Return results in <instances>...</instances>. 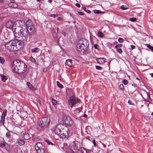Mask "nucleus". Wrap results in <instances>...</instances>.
<instances>
[{
	"label": "nucleus",
	"instance_id": "f257e3e1",
	"mask_svg": "<svg viewBox=\"0 0 153 153\" xmlns=\"http://www.w3.org/2000/svg\"><path fill=\"white\" fill-rule=\"evenodd\" d=\"M27 67L25 63L19 59L14 61L12 64L11 69L13 71L20 74L24 73L26 70Z\"/></svg>",
	"mask_w": 153,
	"mask_h": 153
},
{
	"label": "nucleus",
	"instance_id": "f03ea898",
	"mask_svg": "<svg viewBox=\"0 0 153 153\" xmlns=\"http://www.w3.org/2000/svg\"><path fill=\"white\" fill-rule=\"evenodd\" d=\"M89 45V42L87 39L83 38L80 39L76 45L77 53H80L81 54H84L88 49Z\"/></svg>",
	"mask_w": 153,
	"mask_h": 153
},
{
	"label": "nucleus",
	"instance_id": "7ed1b4c3",
	"mask_svg": "<svg viewBox=\"0 0 153 153\" xmlns=\"http://www.w3.org/2000/svg\"><path fill=\"white\" fill-rule=\"evenodd\" d=\"M15 40H11L8 42H7L5 44V47L6 48L10 51H16V48L15 45Z\"/></svg>",
	"mask_w": 153,
	"mask_h": 153
},
{
	"label": "nucleus",
	"instance_id": "20e7f679",
	"mask_svg": "<svg viewBox=\"0 0 153 153\" xmlns=\"http://www.w3.org/2000/svg\"><path fill=\"white\" fill-rule=\"evenodd\" d=\"M80 102V100L76 97L73 94H72V95L71 96L68 101L69 105L71 108L73 106H76V105L78 103H79Z\"/></svg>",
	"mask_w": 153,
	"mask_h": 153
},
{
	"label": "nucleus",
	"instance_id": "39448f33",
	"mask_svg": "<svg viewBox=\"0 0 153 153\" xmlns=\"http://www.w3.org/2000/svg\"><path fill=\"white\" fill-rule=\"evenodd\" d=\"M62 134L61 137L63 138H68L71 135L70 130L66 126H63L62 129Z\"/></svg>",
	"mask_w": 153,
	"mask_h": 153
},
{
	"label": "nucleus",
	"instance_id": "423d86ee",
	"mask_svg": "<svg viewBox=\"0 0 153 153\" xmlns=\"http://www.w3.org/2000/svg\"><path fill=\"white\" fill-rule=\"evenodd\" d=\"M63 121L65 123L66 126H71L73 124V121L70 116H64L63 118Z\"/></svg>",
	"mask_w": 153,
	"mask_h": 153
},
{
	"label": "nucleus",
	"instance_id": "0eeeda50",
	"mask_svg": "<svg viewBox=\"0 0 153 153\" xmlns=\"http://www.w3.org/2000/svg\"><path fill=\"white\" fill-rule=\"evenodd\" d=\"M22 29H21L20 31L21 34L22 38L20 39L21 40H25L28 38V30L27 29L24 28L22 27Z\"/></svg>",
	"mask_w": 153,
	"mask_h": 153
},
{
	"label": "nucleus",
	"instance_id": "6e6552de",
	"mask_svg": "<svg viewBox=\"0 0 153 153\" xmlns=\"http://www.w3.org/2000/svg\"><path fill=\"white\" fill-rule=\"evenodd\" d=\"M63 127V125L62 124H60L56 127L55 130V133L58 135H59L61 137L62 134V131Z\"/></svg>",
	"mask_w": 153,
	"mask_h": 153
},
{
	"label": "nucleus",
	"instance_id": "1a4fd4ad",
	"mask_svg": "<svg viewBox=\"0 0 153 153\" xmlns=\"http://www.w3.org/2000/svg\"><path fill=\"white\" fill-rule=\"evenodd\" d=\"M47 122V118L46 117L42 118L40 120L39 124V127L42 128L46 126Z\"/></svg>",
	"mask_w": 153,
	"mask_h": 153
},
{
	"label": "nucleus",
	"instance_id": "9d476101",
	"mask_svg": "<svg viewBox=\"0 0 153 153\" xmlns=\"http://www.w3.org/2000/svg\"><path fill=\"white\" fill-rule=\"evenodd\" d=\"M14 40H15V45L17 48L16 51H17L22 48V43L21 42L19 41V39Z\"/></svg>",
	"mask_w": 153,
	"mask_h": 153
},
{
	"label": "nucleus",
	"instance_id": "9b49d317",
	"mask_svg": "<svg viewBox=\"0 0 153 153\" xmlns=\"http://www.w3.org/2000/svg\"><path fill=\"white\" fill-rule=\"evenodd\" d=\"M15 30H14V28H12V31L13 32L15 38L16 39H18L19 38V40H21L20 38H22L21 34V33L16 32V28H15Z\"/></svg>",
	"mask_w": 153,
	"mask_h": 153
},
{
	"label": "nucleus",
	"instance_id": "f8f14e48",
	"mask_svg": "<svg viewBox=\"0 0 153 153\" xmlns=\"http://www.w3.org/2000/svg\"><path fill=\"white\" fill-rule=\"evenodd\" d=\"M25 28L27 29V32L29 36H31L33 34L34 30L33 26L25 27Z\"/></svg>",
	"mask_w": 153,
	"mask_h": 153
},
{
	"label": "nucleus",
	"instance_id": "ddd939ff",
	"mask_svg": "<svg viewBox=\"0 0 153 153\" xmlns=\"http://www.w3.org/2000/svg\"><path fill=\"white\" fill-rule=\"evenodd\" d=\"M24 27H25L33 26V24L32 22L31 21L30 19L28 20L26 22V26H25V24L24 23Z\"/></svg>",
	"mask_w": 153,
	"mask_h": 153
},
{
	"label": "nucleus",
	"instance_id": "4468645a",
	"mask_svg": "<svg viewBox=\"0 0 153 153\" xmlns=\"http://www.w3.org/2000/svg\"><path fill=\"white\" fill-rule=\"evenodd\" d=\"M106 59L105 58H98L97 59V62L99 64H103L105 62Z\"/></svg>",
	"mask_w": 153,
	"mask_h": 153
},
{
	"label": "nucleus",
	"instance_id": "2eb2a0df",
	"mask_svg": "<svg viewBox=\"0 0 153 153\" xmlns=\"http://www.w3.org/2000/svg\"><path fill=\"white\" fill-rule=\"evenodd\" d=\"M76 153H87V152L84 148H80L77 151Z\"/></svg>",
	"mask_w": 153,
	"mask_h": 153
},
{
	"label": "nucleus",
	"instance_id": "dca6fc26",
	"mask_svg": "<svg viewBox=\"0 0 153 153\" xmlns=\"http://www.w3.org/2000/svg\"><path fill=\"white\" fill-rule=\"evenodd\" d=\"M42 147V144L40 143H37L35 146V148L36 151L40 149Z\"/></svg>",
	"mask_w": 153,
	"mask_h": 153
},
{
	"label": "nucleus",
	"instance_id": "f3484780",
	"mask_svg": "<svg viewBox=\"0 0 153 153\" xmlns=\"http://www.w3.org/2000/svg\"><path fill=\"white\" fill-rule=\"evenodd\" d=\"M9 6L11 8H16L17 7L18 4L15 3L11 2L9 4Z\"/></svg>",
	"mask_w": 153,
	"mask_h": 153
},
{
	"label": "nucleus",
	"instance_id": "a211bd4d",
	"mask_svg": "<svg viewBox=\"0 0 153 153\" xmlns=\"http://www.w3.org/2000/svg\"><path fill=\"white\" fill-rule=\"evenodd\" d=\"M16 143L20 145H23L25 143V141L23 140L19 139L17 141Z\"/></svg>",
	"mask_w": 153,
	"mask_h": 153
},
{
	"label": "nucleus",
	"instance_id": "6ab92c4d",
	"mask_svg": "<svg viewBox=\"0 0 153 153\" xmlns=\"http://www.w3.org/2000/svg\"><path fill=\"white\" fill-rule=\"evenodd\" d=\"M71 60L68 59L65 62L66 65H67L68 67H70L71 65Z\"/></svg>",
	"mask_w": 153,
	"mask_h": 153
},
{
	"label": "nucleus",
	"instance_id": "aec40b11",
	"mask_svg": "<svg viewBox=\"0 0 153 153\" xmlns=\"http://www.w3.org/2000/svg\"><path fill=\"white\" fill-rule=\"evenodd\" d=\"M6 26L8 28H11L13 27V24L11 22H8L7 23Z\"/></svg>",
	"mask_w": 153,
	"mask_h": 153
},
{
	"label": "nucleus",
	"instance_id": "412c9836",
	"mask_svg": "<svg viewBox=\"0 0 153 153\" xmlns=\"http://www.w3.org/2000/svg\"><path fill=\"white\" fill-rule=\"evenodd\" d=\"M6 144H7L5 142H2L0 141V146L1 148H5Z\"/></svg>",
	"mask_w": 153,
	"mask_h": 153
},
{
	"label": "nucleus",
	"instance_id": "4be33fe9",
	"mask_svg": "<svg viewBox=\"0 0 153 153\" xmlns=\"http://www.w3.org/2000/svg\"><path fill=\"white\" fill-rule=\"evenodd\" d=\"M5 117L1 116V120H0V124H1L2 125H4V123Z\"/></svg>",
	"mask_w": 153,
	"mask_h": 153
},
{
	"label": "nucleus",
	"instance_id": "5701e85b",
	"mask_svg": "<svg viewBox=\"0 0 153 153\" xmlns=\"http://www.w3.org/2000/svg\"><path fill=\"white\" fill-rule=\"evenodd\" d=\"M31 50L33 53H36L40 51V49L37 48H35L32 49Z\"/></svg>",
	"mask_w": 153,
	"mask_h": 153
},
{
	"label": "nucleus",
	"instance_id": "b1692460",
	"mask_svg": "<svg viewBox=\"0 0 153 153\" xmlns=\"http://www.w3.org/2000/svg\"><path fill=\"white\" fill-rule=\"evenodd\" d=\"M1 80L3 82H5L7 79V76L4 75H1Z\"/></svg>",
	"mask_w": 153,
	"mask_h": 153
},
{
	"label": "nucleus",
	"instance_id": "393cba45",
	"mask_svg": "<svg viewBox=\"0 0 153 153\" xmlns=\"http://www.w3.org/2000/svg\"><path fill=\"white\" fill-rule=\"evenodd\" d=\"M24 138L25 140H28L30 138V136L28 133H26L25 134L24 136Z\"/></svg>",
	"mask_w": 153,
	"mask_h": 153
},
{
	"label": "nucleus",
	"instance_id": "a878e982",
	"mask_svg": "<svg viewBox=\"0 0 153 153\" xmlns=\"http://www.w3.org/2000/svg\"><path fill=\"white\" fill-rule=\"evenodd\" d=\"M36 151L37 153H45L44 149L42 148Z\"/></svg>",
	"mask_w": 153,
	"mask_h": 153
},
{
	"label": "nucleus",
	"instance_id": "bb28decb",
	"mask_svg": "<svg viewBox=\"0 0 153 153\" xmlns=\"http://www.w3.org/2000/svg\"><path fill=\"white\" fill-rule=\"evenodd\" d=\"M97 35L100 37H103L104 36V34L101 32L99 31L98 32Z\"/></svg>",
	"mask_w": 153,
	"mask_h": 153
},
{
	"label": "nucleus",
	"instance_id": "cd10ccee",
	"mask_svg": "<svg viewBox=\"0 0 153 153\" xmlns=\"http://www.w3.org/2000/svg\"><path fill=\"white\" fill-rule=\"evenodd\" d=\"M82 9L87 13H91V11L89 10H87L86 8L85 7H82Z\"/></svg>",
	"mask_w": 153,
	"mask_h": 153
},
{
	"label": "nucleus",
	"instance_id": "c85d7f7f",
	"mask_svg": "<svg viewBox=\"0 0 153 153\" xmlns=\"http://www.w3.org/2000/svg\"><path fill=\"white\" fill-rule=\"evenodd\" d=\"M57 86L58 87H59V88H63V85L61 84L59 82V81H57Z\"/></svg>",
	"mask_w": 153,
	"mask_h": 153
},
{
	"label": "nucleus",
	"instance_id": "c756f323",
	"mask_svg": "<svg viewBox=\"0 0 153 153\" xmlns=\"http://www.w3.org/2000/svg\"><path fill=\"white\" fill-rule=\"evenodd\" d=\"M147 98L145 100V101H148L149 100H150L151 99L150 95L148 93H147Z\"/></svg>",
	"mask_w": 153,
	"mask_h": 153
},
{
	"label": "nucleus",
	"instance_id": "7c9ffc66",
	"mask_svg": "<svg viewBox=\"0 0 153 153\" xmlns=\"http://www.w3.org/2000/svg\"><path fill=\"white\" fill-rule=\"evenodd\" d=\"M94 12L96 14H100L103 12H102L98 10H94Z\"/></svg>",
	"mask_w": 153,
	"mask_h": 153
},
{
	"label": "nucleus",
	"instance_id": "2f4dec72",
	"mask_svg": "<svg viewBox=\"0 0 153 153\" xmlns=\"http://www.w3.org/2000/svg\"><path fill=\"white\" fill-rule=\"evenodd\" d=\"M27 84L28 85V87L31 89H33V86L31 84H30V83L29 82H27Z\"/></svg>",
	"mask_w": 153,
	"mask_h": 153
},
{
	"label": "nucleus",
	"instance_id": "473e14b6",
	"mask_svg": "<svg viewBox=\"0 0 153 153\" xmlns=\"http://www.w3.org/2000/svg\"><path fill=\"white\" fill-rule=\"evenodd\" d=\"M6 136L7 138H8L9 139L10 138L11 134L9 132H7L6 134Z\"/></svg>",
	"mask_w": 153,
	"mask_h": 153
},
{
	"label": "nucleus",
	"instance_id": "72a5a7b5",
	"mask_svg": "<svg viewBox=\"0 0 153 153\" xmlns=\"http://www.w3.org/2000/svg\"><path fill=\"white\" fill-rule=\"evenodd\" d=\"M80 111V109L79 108H77L74 110V113L75 114H76L79 113Z\"/></svg>",
	"mask_w": 153,
	"mask_h": 153
},
{
	"label": "nucleus",
	"instance_id": "f704fd0d",
	"mask_svg": "<svg viewBox=\"0 0 153 153\" xmlns=\"http://www.w3.org/2000/svg\"><path fill=\"white\" fill-rule=\"evenodd\" d=\"M52 104L53 105H56L57 103V101L53 98L52 99Z\"/></svg>",
	"mask_w": 153,
	"mask_h": 153
},
{
	"label": "nucleus",
	"instance_id": "c9c22d12",
	"mask_svg": "<svg viewBox=\"0 0 153 153\" xmlns=\"http://www.w3.org/2000/svg\"><path fill=\"white\" fill-rule=\"evenodd\" d=\"M5 62V60L3 58L0 56V63L3 64Z\"/></svg>",
	"mask_w": 153,
	"mask_h": 153
},
{
	"label": "nucleus",
	"instance_id": "e433bc0d",
	"mask_svg": "<svg viewBox=\"0 0 153 153\" xmlns=\"http://www.w3.org/2000/svg\"><path fill=\"white\" fill-rule=\"evenodd\" d=\"M7 111V110L6 109H4L3 111L1 116H3V117H5L6 115Z\"/></svg>",
	"mask_w": 153,
	"mask_h": 153
},
{
	"label": "nucleus",
	"instance_id": "4c0bfd02",
	"mask_svg": "<svg viewBox=\"0 0 153 153\" xmlns=\"http://www.w3.org/2000/svg\"><path fill=\"white\" fill-rule=\"evenodd\" d=\"M137 20V19L135 18H130L129 19V20L130 21L132 22H134L136 21Z\"/></svg>",
	"mask_w": 153,
	"mask_h": 153
},
{
	"label": "nucleus",
	"instance_id": "58836bf2",
	"mask_svg": "<svg viewBox=\"0 0 153 153\" xmlns=\"http://www.w3.org/2000/svg\"><path fill=\"white\" fill-rule=\"evenodd\" d=\"M116 49H117V51L119 52L121 54L122 53L123 51L121 48H117Z\"/></svg>",
	"mask_w": 153,
	"mask_h": 153
},
{
	"label": "nucleus",
	"instance_id": "ea45409f",
	"mask_svg": "<svg viewBox=\"0 0 153 153\" xmlns=\"http://www.w3.org/2000/svg\"><path fill=\"white\" fill-rule=\"evenodd\" d=\"M123 46V45L121 44H119L117 45H116L115 46V48H120L122 47Z\"/></svg>",
	"mask_w": 153,
	"mask_h": 153
},
{
	"label": "nucleus",
	"instance_id": "a19ab883",
	"mask_svg": "<svg viewBox=\"0 0 153 153\" xmlns=\"http://www.w3.org/2000/svg\"><path fill=\"white\" fill-rule=\"evenodd\" d=\"M128 103L129 105H134V104L131 100H129L128 101Z\"/></svg>",
	"mask_w": 153,
	"mask_h": 153
},
{
	"label": "nucleus",
	"instance_id": "79ce46f5",
	"mask_svg": "<svg viewBox=\"0 0 153 153\" xmlns=\"http://www.w3.org/2000/svg\"><path fill=\"white\" fill-rule=\"evenodd\" d=\"M122 83L125 85H127L128 83V81L126 79H124L122 81Z\"/></svg>",
	"mask_w": 153,
	"mask_h": 153
},
{
	"label": "nucleus",
	"instance_id": "37998d69",
	"mask_svg": "<svg viewBox=\"0 0 153 153\" xmlns=\"http://www.w3.org/2000/svg\"><path fill=\"white\" fill-rule=\"evenodd\" d=\"M126 7V6H124L123 5H122L120 7V9L123 10H126L128 9V8L127 7Z\"/></svg>",
	"mask_w": 153,
	"mask_h": 153
},
{
	"label": "nucleus",
	"instance_id": "c03bdc74",
	"mask_svg": "<svg viewBox=\"0 0 153 153\" xmlns=\"http://www.w3.org/2000/svg\"><path fill=\"white\" fill-rule=\"evenodd\" d=\"M53 36L55 39L57 38L58 35L56 33H53Z\"/></svg>",
	"mask_w": 153,
	"mask_h": 153
},
{
	"label": "nucleus",
	"instance_id": "a18cd8bd",
	"mask_svg": "<svg viewBox=\"0 0 153 153\" xmlns=\"http://www.w3.org/2000/svg\"><path fill=\"white\" fill-rule=\"evenodd\" d=\"M45 141L48 143V145H53V143H52L51 142V141H49L48 140H45Z\"/></svg>",
	"mask_w": 153,
	"mask_h": 153
},
{
	"label": "nucleus",
	"instance_id": "49530a36",
	"mask_svg": "<svg viewBox=\"0 0 153 153\" xmlns=\"http://www.w3.org/2000/svg\"><path fill=\"white\" fill-rule=\"evenodd\" d=\"M119 88L120 89L123 90H124L123 85L122 84H120L119 85Z\"/></svg>",
	"mask_w": 153,
	"mask_h": 153
},
{
	"label": "nucleus",
	"instance_id": "de8ad7c7",
	"mask_svg": "<svg viewBox=\"0 0 153 153\" xmlns=\"http://www.w3.org/2000/svg\"><path fill=\"white\" fill-rule=\"evenodd\" d=\"M124 40L122 38H119L118 39V41L120 43H122L123 42Z\"/></svg>",
	"mask_w": 153,
	"mask_h": 153
},
{
	"label": "nucleus",
	"instance_id": "09e8293b",
	"mask_svg": "<svg viewBox=\"0 0 153 153\" xmlns=\"http://www.w3.org/2000/svg\"><path fill=\"white\" fill-rule=\"evenodd\" d=\"M148 47L153 52V47L151 46L150 45L148 44L147 45Z\"/></svg>",
	"mask_w": 153,
	"mask_h": 153
},
{
	"label": "nucleus",
	"instance_id": "8fccbe9b",
	"mask_svg": "<svg viewBox=\"0 0 153 153\" xmlns=\"http://www.w3.org/2000/svg\"><path fill=\"white\" fill-rule=\"evenodd\" d=\"M30 60L33 62H34L35 61V59L32 57H31L30 58Z\"/></svg>",
	"mask_w": 153,
	"mask_h": 153
},
{
	"label": "nucleus",
	"instance_id": "3c124183",
	"mask_svg": "<svg viewBox=\"0 0 153 153\" xmlns=\"http://www.w3.org/2000/svg\"><path fill=\"white\" fill-rule=\"evenodd\" d=\"M50 16L51 17L56 18L58 16V15L56 14H51L50 15Z\"/></svg>",
	"mask_w": 153,
	"mask_h": 153
},
{
	"label": "nucleus",
	"instance_id": "603ef678",
	"mask_svg": "<svg viewBox=\"0 0 153 153\" xmlns=\"http://www.w3.org/2000/svg\"><path fill=\"white\" fill-rule=\"evenodd\" d=\"M96 68L97 70H101L102 69V68L100 66L97 65L96 66Z\"/></svg>",
	"mask_w": 153,
	"mask_h": 153
},
{
	"label": "nucleus",
	"instance_id": "864d4df0",
	"mask_svg": "<svg viewBox=\"0 0 153 153\" xmlns=\"http://www.w3.org/2000/svg\"><path fill=\"white\" fill-rule=\"evenodd\" d=\"M94 48L95 49H98L99 46V45H97V44H94Z\"/></svg>",
	"mask_w": 153,
	"mask_h": 153
},
{
	"label": "nucleus",
	"instance_id": "5fc2aeb1",
	"mask_svg": "<svg viewBox=\"0 0 153 153\" xmlns=\"http://www.w3.org/2000/svg\"><path fill=\"white\" fill-rule=\"evenodd\" d=\"M92 142L94 145V146H97V145H96V143L95 142V140L94 139H93L92 140Z\"/></svg>",
	"mask_w": 153,
	"mask_h": 153
},
{
	"label": "nucleus",
	"instance_id": "6e6d98bb",
	"mask_svg": "<svg viewBox=\"0 0 153 153\" xmlns=\"http://www.w3.org/2000/svg\"><path fill=\"white\" fill-rule=\"evenodd\" d=\"M78 13L79 15H83L84 14V13L78 11Z\"/></svg>",
	"mask_w": 153,
	"mask_h": 153
},
{
	"label": "nucleus",
	"instance_id": "4d7b16f0",
	"mask_svg": "<svg viewBox=\"0 0 153 153\" xmlns=\"http://www.w3.org/2000/svg\"><path fill=\"white\" fill-rule=\"evenodd\" d=\"M75 5L78 7H80V5L79 3H76V4Z\"/></svg>",
	"mask_w": 153,
	"mask_h": 153
},
{
	"label": "nucleus",
	"instance_id": "13d9d810",
	"mask_svg": "<svg viewBox=\"0 0 153 153\" xmlns=\"http://www.w3.org/2000/svg\"><path fill=\"white\" fill-rule=\"evenodd\" d=\"M57 19L58 21H62V19L61 17H59L57 18Z\"/></svg>",
	"mask_w": 153,
	"mask_h": 153
},
{
	"label": "nucleus",
	"instance_id": "bf43d9fd",
	"mask_svg": "<svg viewBox=\"0 0 153 153\" xmlns=\"http://www.w3.org/2000/svg\"><path fill=\"white\" fill-rule=\"evenodd\" d=\"M131 47L132 49H133L135 48V46L133 45H131Z\"/></svg>",
	"mask_w": 153,
	"mask_h": 153
},
{
	"label": "nucleus",
	"instance_id": "052dcab7",
	"mask_svg": "<svg viewBox=\"0 0 153 153\" xmlns=\"http://www.w3.org/2000/svg\"><path fill=\"white\" fill-rule=\"evenodd\" d=\"M62 34L64 36H65L66 35V33L64 32H62Z\"/></svg>",
	"mask_w": 153,
	"mask_h": 153
},
{
	"label": "nucleus",
	"instance_id": "680f3d73",
	"mask_svg": "<svg viewBox=\"0 0 153 153\" xmlns=\"http://www.w3.org/2000/svg\"><path fill=\"white\" fill-rule=\"evenodd\" d=\"M136 79L139 81V82L140 83V80L138 77H136Z\"/></svg>",
	"mask_w": 153,
	"mask_h": 153
},
{
	"label": "nucleus",
	"instance_id": "e2e57ef3",
	"mask_svg": "<svg viewBox=\"0 0 153 153\" xmlns=\"http://www.w3.org/2000/svg\"><path fill=\"white\" fill-rule=\"evenodd\" d=\"M150 75H151L152 77H153V73L150 74Z\"/></svg>",
	"mask_w": 153,
	"mask_h": 153
},
{
	"label": "nucleus",
	"instance_id": "0e129e2a",
	"mask_svg": "<svg viewBox=\"0 0 153 153\" xmlns=\"http://www.w3.org/2000/svg\"><path fill=\"white\" fill-rule=\"evenodd\" d=\"M48 2L51 3L52 2V0H48Z\"/></svg>",
	"mask_w": 153,
	"mask_h": 153
},
{
	"label": "nucleus",
	"instance_id": "69168bd1",
	"mask_svg": "<svg viewBox=\"0 0 153 153\" xmlns=\"http://www.w3.org/2000/svg\"><path fill=\"white\" fill-rule=\"evenodd\" d=\"M102 145H103V146H104V147H106V145L105 144H104V143H102Z\"/></svg>",
	"mask_w": 153,
	"mask_h": 153
},
{
	"label": "nucleus",
	"instance_id": "338daca9",
	"mask_svg": "<svg viewBox=\"0 0 153 153\" xmlns=\"http://www.w3.org/2000/svg\"><path fill=\"white\" fill-rule=\"evenodd\" d=\"M86 116H87V115L86 114H84L83 117H86Z\"/></svg>",
	"mask_w": 153,
	"mask_h": 153
},
{
	"label": "nucleus",
	"instance_id": "774afa93",
	"mask_svg": "<svg viewBox=\"0 0 153 153\" xmlns=\"http://www.w3.org/2000/svg\"><path fill=\"white\" fill-rule=\"evenodd\" d=\"M56 30H57V31L58 32V30H59V28L57 27V28H56Z\"/></svg>",
	"mask_w": 153,
	"mask_h": 153
}]
</instances>
